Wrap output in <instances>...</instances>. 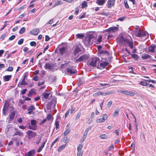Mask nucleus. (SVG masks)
<instances>
[{"mask_svg":"<svg viewBox=\"0 0 156 156\" xmlns=\"http://www.w3.org/2000/svg\"><path fill=\"white\" fill-rule=\"evenodd\" d=\"M99 58L97 57H92L88 60L87 64L89 66L95 67L100 62Z\"/></svg>","mask_w":156,"mask_h":156,"instance_id":"1","label":"nucleus"},{"mask_svg":"<svg viewBox=\"0 0 156 156\" xmlns=\"http://www.w3.org/2000/svg\"><path fill=\"white\" fill-rule=\"evenodd\" d=\"M94 37L92 35H90L87 36L83 40V42L85 45L87 47L89 45H91L93 43Z\"/></svg>","mask_w":156,"mask_h":156,"instance_id":"2","label":"nucleus"},{"mask_svg":"<svg viewBox=\"0 0 156 156\" xmlns=\"http://www.w3.org/2000/svg\"><path fill=\"white\" fill-rule=\"evenodd\" d=\"M136 36L139 37H145L147 38L148 37L149 35L148 33L145 31L139 30L138 32L136 33Z\"/></svg>","mask_w":156,"mask_h":156,"instance_id":"3","label":"nucleus"},{"mask_svg":"<svg viewBox=\"0 0 156 156\" xmlns=\"http://www.w3.org/2000/svg\"><path fill=\"white\" fill-rule=\"evenodd\" d=\"M37 121L34 119H32L31 121V125H30L28 126V128L34 130H35L37 128V126L36 125Z\"/></svg>","mask_w":156,"mask_h":156,"instance_id":"4","label":"nucleus"},{"mask_svg":"<svg viewBox=\"0 0 156 156\" xmlns=\"http://www.w3.org/2000/svg\"><path fill=\"white\" fill-rule=\"evenodd\" d=\"M89 57V56L87 55H84L80 56L78 59L76 60V62L78 63L79 62H83L87 59Z\"/></svg>","mask_w":156,"mask_h":156,"instance_id":"5","label":"nucleus"},{"mask_svg":"<svg viewBox=\"0 0 156 156\" xmlns=\"http://www.w3.org/2000/svg\"><path fill=\"white\" fill-rule=\"evenodd\" d=\"M119 30V28L117 27H111L108 29L106 30V32H108L109 33L115 32Z\"/></svg>","mask_w":156,"mask_h":156,"instance_id":"6","label":"nucleus"},{"mask_svg":"<svg viewBox=\"0 0 156 156\" xmlns=\"http://www.w3.org/2000/svg\"><path fill=\"white\" fill-rule=\"evenodd\" d=\"M27 134L29 139L34 137L37 135V133L30 130H28L27 132Z\"/></svg>","mask_w":156,"mask_h":156,"instance_id":"7","label":"nucleus"},{"mask_svg":"<svg viewBox=\"0 0 156 156\" xmlns=\"http://www.w3.org/2000/svg\"><path fill=\"white\" fill-rule=\"evenodd\" d=\"M9 100H8L7 99V100H5V103L4 104L2 110L3 113L4 115L5 114V112L6 111L7 109V106L9 104Z\"/></svg>","mask_w":156,"mask_h":156,"instance_id":"8","label":"nucleus"},{"mask_svg":"<svg viewBox=\"0 0 156 156\" xmlns=\"http://www.w3.org/2000/svg\"><path fill=\"white\" fill-rule=\"evenodd\" d=\"M44 67L45 69H53L54 65L53 64L50 63L49 62H47L45 65Z\"/></svg>","mask_w":156,"mask_h":156,"instance_id":"9","label":"nucleus"},{"mask_svg":"<svg viewBox=\"0 0 156 156\" xmlns=\"http://www.w3.org/2000/svg\"><path fill=\"white\" fill-rule=\"evenodd\" d=\"M36 91L34 89H31L27 94V96L29 97H31L33 95H34L35 94Z\"/></svg>","mask_w":156,"mask_h":156,"instance_id":"10","label":"nucleus"},{"mask_svg":"<svg viewBox=\"0 0 156 156\" xmlns=\"http://www.w3.org/2000/svg\"><path fill=\"white\" fill-rule=\"evenodd\" d=\"M39 32V29H35L31 30L30 33L32 35H36L38 34Z\"/></svg>","mask_w":156,"mask_h":156,"instance_id":"11","label":"nucleus"},{"mask_svg":"<svg viewBox=\"0 0 156 156\" xmlns=\"http://www.w3.org/2000/svg\"><path fill=\"white\" fill-rule=\"evenodd\" d=\"M120 92L126 95H129L133 96L134 95V93L132 92H128L127 91H121Z\"/></svg>","mask_w":156,"mask_h":156,"instance_id":"12","label":"nucleus"},{"mask_svg":"<svg viewBox=\"0 0 156 156\" xmlns=\"http://www.w3.org/2000/svg\"><path fill=\"white\" fill-rule=\"evenodd\" d=\"M57 101L56 98H53L52 100L48 102V104L50 105H51V106H53L54 107Z\"/></svg>","mask_w":156,"mask_h":156,"instance_id":"13","label":"nucleus"},{"mask_svg":"<svg viewBox=\"0 0 156 156\" xmlns=\"http://www.w3.org/2000/svg\"><path fill=\"white\" fill-rule=\"evenodd\" d=\"M115 0H109L108 2V8H110L114 5Z\"/></svg>","mask_w":156,"mask_h":156,"instance_id":"14","label":"nucleus"},{"mask_svg":"<svg viewBox=\"0 0 156 156\" xmlns=\"http://www.w3.org/2000/svg\"><path fill=\"white\" fill-rule=\"evenodd\" d=\"M109 64V63L107 62H102L100 63V66L102 69L105 68Z\"/></svg>","mask_w":156,"mask_h":156,"instance_id":"15","label":"nucleus"},{"mask_svg":"<svg viewBox=\"0 0 156 156\" xmlns=\"http://www.w3.org/2000/svg\"><path fill=\"white\" fill-rule=\"evenodd\" d=\"M66 48L65 47H62L60 48L59 51L60 53L62 55H63L66 53Z\"/></svg>","mask_w":156,"mask_h":156,"instance_id":"16","label":"nucleus"},{"mask_svg":"<svg viewBox=\"0 0 156 156\" xmlns=\"http://www.w3.org/2000/svg\"><path fill=\"white\" fill-rule=\"evenodd\" d=\"M16 114V112L15 111L12 112L9 115V121H11L13 120L14 118L15 115Z\"/></svg>","mask_w":156,"mask_h":156,"instance_id":"17","label":"nucleus"},{"mask_svg":"<svg viewBox=\"0 0 156 156\" xmlns=\"http://www.w3.org/2000/svg\"><path fill=\"white\" fill-rule=\"evenodd\" d=\"M119 41L122 43H126L128 41V40L122 37L119 38L118 39Z\"/></svg>","mask_w":156,"mask_h":156,"instance_id":"18","label":"nucleus"},{"mask_svg":"<svg viewBox=\"0 0 156 156\" xmlns=\"http://www.w3.org/2000/svg\"><path fill=\"white\" fill-rule=\"evenodd\" d=\"M106 1V0H96V3L99 5H102Z\"/></svg>","mask_w":156,"mask_h":156,"instance_id":"19","label":"nucleus"},{"mask_svg":"<svg viewBox=\"0 0 156 156\" xmlns=\"http://www.w3.org/2000/svg\"><path fill=\"white\" fill-rule=\"evenodd\" d=\"M67 73L68 75H71L75 73V71L73 69H67Z\"/></svg>","mask_w":156,"mask_h":156,"instance_id":"20","label":"nucleus"},{"mask_svg":"<svg viewBox=\"0 0 156 156\" xmlns=\"http://www.w3.org/2000/svg\"><path fill=\"white\" fill-rule=\"evenodd\" d=\"M35 109V107L33 105L28 107L27 110L28 111V114H30L32 113L33 111Z\"/></svg>","mask_w":156,"mask_h":156,"instance_id":"21","label":"nucleus"},{"mask_svg":"<svg viewBox=\"0 0 156 156\" xmlns=\"http://www.w3.org/2000/svg\"><path fill=\"white\" fill-rule=\"evenodd\" d=\"M35 150H32L31 151H29L27 153L25 156H33L34 154Z\"/></svg>","mask_w":156,"mask_h":156,"instance_id":"22","label":"nucleus"},{"mask_svg":"<svg viewBox=\"0 0 156 156\" xmlns=\"http://www.w3.org/2000/svg\"><path fill=\"white\" fill-rule=\"evenodd\" d=\"M12 76L11 75H6L4 76L3 77V80L5 81H9L11 79V77Z\"/></svg>","mask_w":156,"mask_h":156,"instance_id":"23","label":"nucleus"},{"mask_svg":"<svg viewBox=\"0 0 156 156\" xmlns=\"http://www.w3.org/2000/svg\"><path fill=\"white\" fill-rule=\"evenodd\" d=\"M44 98H47L50 96V97H51L52 94H51L49 91H46V92L43 94Z\"/></svg>","mask_w":156,"mask_h":156,"instance_id":"24","label":"nucleus"},{"mask_svg":"<svg viewBox=\"0 0 156 156\" xmlns=\"http://www.w3.org/2000/svg\"><path fill=\"white\" fill-rule=\"evenodd\" d=\"M151 57V56L147 54H144L141 56L142 58L143 59H147L150 58Z\"/></svg>","mask_w":156,"mask_h":156,"instance_id":"25","label":"nucleus"},{"mask_svg":"<svg viewBox=\"0 0 156 156\" xmlns=\"http://www.w3.org/2000/svg\"><path fill=\"white\" fill-rule=\"evenodd\" d=\"M80 51V48L78 47H76L74 50L73 54L74 55V56H75L76 54H77Z\"/></svg>","mask_w":156,"mask_h":156,"instance_id":"26","label":"nucleus"},{"mask_svg":"<svg viewBox=\"0 0 156 156\" xmlns=\"http://www.w3.org/2000/svg\"><path fill=\"white\" fill-rule=\"evenodd\" d=\"M91 128L92 127L91 126H90L88 128H87L83 133V136L86 137L87 135L88 132L91 129Z\"/></svg>","mask_w":156,"mask_h":156,"instance_id":"27","label":"nucleus"},{"mask_svg":"<svg viewBox=\"0 0 156 156\" xmlns=\"http://www.w3.org/2000/svg\"><path fill=\"white\" fill-rule=\"evenodd\" d=\"M155 46L154 45H151L148 48L149 51L151 52H154Z\"/></svg>","mask_w":156,"mask_h":156,"instance_id":"28","label":"nucleus"},{"mask_svg":"<svg viewBox=\"0 0 156 156\" xmlns=\"http://www.w3.org/2000/svg\"><path fill=\"white\" fill-rule=\"evenodd\" d=\"M46 141H44L43 142V144L41 145V147L39 148V149L37 150V152H40L42 150L43 148L44 147V145L46 143Z\"/></svg>","mask_w":156,"mask_h":156,"instance_id":"29","label":"nucleus"},{"mask_svg":"<svg viewBox=\"0 0 156 156\" xmlns=\"http://www.w3.org/2000/svg\"><path fill=\"white\" fill-rule=\"evenodd\" d=\"M100 53V54L106 55L107 56L110 55L109 52L106 51L101 50Z\"/></svg>","mask_w":156,"mask_h":156,"instance_id":"30","label":"nucleus"},{"mask_svg":"<svg viewBox=\"0 0 156 156\" xmlns=\"http://www.w3.org/2000/svg\"><path fill=\"white\" fill-rule=\"evenodd\" d=\"M23 133H22L20 131H16L15 132L14 135H18L20 136H23Z\"/></svg>","mask_w":156,"mask_h":156,"instance_id":"31","label":"nucleus"},{"mask_svg":"<svg viewBox=\"0 0 156 156\" xmlns=\"http://www.w3.org/2000/svg\"><path fill=\"white\" fill-rule=\"evenodd\" d=\"M30 100H31L30 98H25L24 100H22V99H20L19 101V104H23L24 103L25 101H30Z\"/></svg>","mask_w":156,"mask_h":156,"instance_id":"32","label":"nucleus"},{"mask_svg":"<svg viewBox=\"0 0 156 156\" xmlns=\"http://www.w3.org/2000/svg\"><path fill=\"white\" fill-rule=\"evenodd\" d=\"M66 146V144H63L60 146L58 149V151L59 152H60L62 151Z\"/></svg>","mask_w":156,"mask_h":156,"instance_id":"33","label":"nucleus"},{"mask_svg":"<svg viewBox=\"0 0 156 156\" xmlns=\"http://www.w3.org/2000/svg\"><path fill=\"white\" fill-rule=\"evenodd\" d=\"M76 36L77 38L79 39H82L84 37L83 34H78L76 35Z\"/></svg>","mask_w":156,"mask_h":156,"instance_id":"34","label":"nucleus"},{"mask_svg":"<svg viewBox=\"0 0 156 156\" xmlns=\"http://www.w3.org/2000/svg\"><path fill=\"white\" fill-rule=\"evenodd\" d=\"M87 2L85 1L83 2L82 3V8L83 9L87 7Z\"/></svg>","mask_w":156,"mask_h":156,"instance_id":"35","label":"nucleus"},{"mask_svg":"<svg viewBox=\"0 0 156 156\" xmlns=\"http://www.w3.org/2000/svg\"><path fill=\"white\" fill-rule=\"evenodd\" d=\"M25 78H23L22 79L21 82L20 83V85H27V83L25 81Z\"/></svg>","mask_w":156,"mask_h":156,"instance_id":"36","label":"nucleus"},{"mask_svg":"<svg viewBox=\"0 0 156 156\" xmlns=\"http://www.w3.org/2000/svg\"><path fill=\"white\" fill-rule=\"evenodd\" d=\"M132 57L135 60H137L138 58V55L135 54H133L132 55Z\"/></svg>","mask_w":156,"mask_h":156,"instance_id":"37","label":"nucleus"},{"mask_svg":"<svg viewBox=\"0 0 156 156\" xmlns=\"http://www.w3.org/2000/svg\"><path fill=\"white\" fill-rule=\"evenodd\" d=\"M25 30V28L24 27L22 28L19 31V33L20 34H22L24 32Z\"/></svg>","mask_w":156,"mask_h":156,"instance_id":"38","label":"nucleus"},{"mask_svg":"<svg viewBox=\"0 0 156 156\" xmlns=\"http://www.w3.org/2000/svg\"><path fill=\"white\" fill-rule=\"evenodd\" d=\"M140 83L143 86H147L148 85V84L146 82L141 81Z\"/></svg>","mask_w":156,"mask_h":156,"instance_id":"39","label":"nucleus"},{"mask_svg":"<svg viewBox=\"0 0 156 156\" xmlns=\"http://www.w3.org/2000/svg\"><path fill=\"white\" fill-rule=\"evenodd\" d=\"M70 132V130L68 129H66V130L64 131V135L65 136H66Z\"/></svg>","mask_w":156,"mask_h":156,"instance_id":"40","label":"nucleus"},{"mask_svg":"<svg viewBox=\"0 0 156 156\" xmlns=\"http://www.w3.org/2000/svg\"><path fill=\"white\" fill-rule=\"evenodd\" d=\"M108 118V115L106 113L104 114L102 118V119L104 120V121L107 119Z\"/></svg>","mask_w":156,"mask_h":156,"instance_id":"41","label":"nucleus"},{"mask_svg":"<svg viewBox=\"0 0 156 156\" xmlns=\"http://www.w3.org/2000/svg\"><path fill=\"white\" fill-rule=\"evenodd\" d=\"M108 93H103V94H102L101 92H99L96 93L95 94H96V96H97V95H105L108 94Z\"/></svg>","mask_w":156,"mask_h":156,"instance_id":"42","label":"nucleus"},{"mask_svg":"<svg viewBox=\"0 0 156 156\" xmlns=\"http://www.w3.org/2000/svg\"><path fill=\"white\" fill-rule=\"evenodd\" d=\"M102 37L101 36H99L97 39V41L98 43H100L101 41Z\"/></svg>","mask_w":156,"mask_h":156,"instance_id":"43","label":"nucleus"},{"mask_svg":"<svg viewBox=\"0 0 156 156\" xmlns=\"http://www.w3.org/2000/svg\"><path fill=\"white\" fill-rule=\"evenodd\" d=\"M119 115L118 110H116L114 112L113 114V116L114 117H115L118 115Z\"/></svg>","mask_w":156,"mask_h":156,"instance_id":"44","label":"nucleus"},{"mask_svg":"<svg viewBox=\"0 0 156 156\" xmlns=\"http://www.w3.org/2000/svg\"><path fill=\"white\" fill-rule=\"evenodd\" d=\"M124 3L125 7L126 9H128L129 7L127 3V1L126 0H125L124 1Z\"/></svg>","mask_w":156,"mask_h":156,"instance_id":"45","label":"nucleus"},{"mask_svg":"<svg viewBox=\"0 0 156 156\" xmlns=\"http://www.w3.org/2000/svg\"><path fill=\"white\" fill-rule=\"evenodd\" d=\"M77 156H82L83 154V151H77Z\"/></svg>","mask_w":156,"mask_h":156,"instance_id":"46","label":"nucleus"},{"mask_svg":"<svg viewBox=\"0 0 156 156\" xmlns=\"http://www.w3.org/2000/svg\"><path fill=\"white\" fill-rule=\"evenodd\" d=\"M104 122V120L102 119V118L98 119L96 120V122L97 123H100Z\"/></svg>","mask_w":156,"mask_h":156,"instance_id":"47","label":"nucleus"},{"mask_svg":"<svg viewBox=\"0 0 156 156\" xmlns=\"http://www.w3.org/2000/svg\"><path fill=\"white\" fill-rule=\"evenodd\" d=\"M126 43H128L129 44V45L130 47L131 48H133V44L132 42H130L128 40V41Z\"/></svg>","mask_w":156,"mask_h":156,"instance_id":"48","label":"nucleus"},{"mask_svg":"<svg viewBox=\"0 0 156 156\" xmlns=\"http://www.w3.org/2000/svg\"><path fill=\"white\" fill-rule=\"evenodd\" d=\"M13 70V67L12 66H9L6 69L7 71H12Z\"/></svg>","mask_w":156,"mask_h":156,"instance_id":"49","label":"nucleus"},{"mask_svg":"<svg viewBox=\"0 0 156 156\" xmlns=\"http://www.w3.org/2000/svg\"><path fill=\"white\" fill-rule=\"evenodd\" d=\"M23 41H24V40L23 39H20L18 41V44L19 45L22 44L23 43Z\"/></svg>","mask_w":156,"mask_h":156,"instance_id":"50","label":"nucleus"},{"mask_svg":"<svg viewBox=\"0 0 156 156\" xmlns=\"http://www.w3.org/2000/svg\"><path fill=\"white\" fill-rule=\"evenodd\" d=\"M30 44L32 46H35L36 45V43L35 41H32L30 43Z\"/></svg>","mask_w":156,"mask_h":156,"instance_id":"51","label":"nucleus"},{"mask_svg":"<svg viewBox=\"0 0 156 156\" xmlns=\"http://www.w3.org/2000/svg\"><path fill=\"white\" fill-rule=\"evenodd\" d=\"M63 140L65 141L66 143H67L69 142V140L68 139L67 137H64L63 138Z\"/></svg>","mask_w":156,"mask_h":156,"instance_id":"52","label":"nucleus"},{"mask_svg":"<svg viewBox=\"0 0 156 156\" xmlns=\"http://www.w3.org/2000/svg\"><path fill=\"white\" fill-rule=\"evenodd\" d=\"M41 137H38V138H37V139L36 141V144H39V143H40V142L41 141Z\"/></svg>","mask_w":156,"mask_h":156,"instance_id":"53","label":"nucleus"},{"mask_svg":"<svg viewBox=\"0 0 156 156\" xmlns=\"http://www.w3.org/2000/svg\"><path fill=\"white\" fill-rule=\"evenodd\" d=\"M83 147V145L81 144H79L77 147V151H81V149Z\"/></svg>","mask_w":156,"mask_h":156,"instance_id":"54","label":"nucleus"},{"mask_svg":"<svg viewBox=\"0 0 156 156\" xmlns=\"http://www.w3.org/2000/svg\"><path fill=\"white\" fill-rule=\"evenodd\" d=\"M100 137L101 139H105L107 138V136L105 134H102L100 136Z\"/></svg>","mask_w":156,"mask_h":156,"instance_id":"55","label":"nucleus"},{"mask_svg":"<svg viewBox=\"0 0 156 156\" xmlns=\"http://www.w3.org/2000/svg\"><path fill=\"white\" fill-rule=\"evenodd\" d=\"M109 14V12H103L101 13V14L102 15L106 16H108Z\"/></svg>","mask_w":156,"mask_h":156,"instance_id":"56","label":"nucleus"},{"mask_svg":"<svg viewBox=\"0 0 156 156\" xmlns=\"http://www.w3.org/2000/svg\"><path fill=\"white\" fill-rule=\"evenodd\" d=\"M56 128L57 129H58V128L59 127V122L58 121H56L55 123Z\"/></svg>","mask_w":156,"mask_h":156,"instance_id":"57","label":"nucleus"},{"mask_svg":"<svg viewBox=\"0 0 156 156\" xmlns=\"http://www.w3.org/2000/svg\"><path fill=\"white\" fill-rule=\"evenodd\" d=\"M81 115V113L80 112H79L77 115V116L76 118V120H78L80 118V116Z\"/></svg>","mask_w":156,"mask_h":156,"instance_id":"58","label":"nucleus"},{"mask_svg":"<svg viewBox=\"0 0 156 156\" xmlns=\"http://www.w3.org/2000/svg\"><path fill=\"white\" fill-rule=\"evenodd\" d=\"M52 117L51 115V114H49L47 116V119L48 120H50L51 119Z\"/></svg>","mask_w":156,"mask_h":156,"instance_id":"59","label":"nucleus"},{"mask_svg":"<svg viewBox=\"0 0 156 156\" xmlns=\"http://www.w3.org/2000/svg\"><path fill=\"white\" fill-rule=\"evenodd\" d=\"M15 37V35H12L9 37V39L10 41H12L14 39Z\"/></svg>","mask_w":156,"mask_h":156,"instance_id":"60","label":"nucleus"},{"mask_svg":"<svg viewBox=\"0 0 156 156\" xmlns=\"http://www.w3.org/2000/svg\"><path fill=\"white\" fill-rule=\"evenodd\" d=\"M145 81L149 82H152L153 83H155L156 81L154 80H151L149 79V80H145Z\"/></svg>","mask_w":156,"mask_h":156,"instance_id":"61","label":"nucleus"},{"mask_svg":"<svg viewBox=\"0 0 156 156\" xmlns=\"http://www.w3.org/2000/svg\"><path fill=\"white\" fill-rule=\"evenodd\" d=\"M61 0H56L55 3L58 4V5L61 4Z\"/></svg>","mask_w":156,"mask_h":156,"instance_id":"62","label":"nucleus"},{"mask_svg":"<svg viewBox=\"0 0 156 156\" xmlns=\"http://www.w3.org/2000/svg\"><path fill=\"white\" fill-rule=\"evenodd\" d=\"M58 138H57L52 142L51 146L52 147L55 144V143L56 142L58 141Z\"/></svg>","mask_w":156,"mask_h":156,"instance_id":"63","label":"nucleus"},{"mask_svg":"<svg viewBox=\"0 0 156 156\" xmlns=\"http://www.w3.org/2000/svg\"><path fill=\"white\" fill-rule=\"evenodd\" d=\"M75 108L73 107V106H72L71 107V110L70 113H73V112L75 110Z\"/></svg>","mask_w":156,"mask_h":156,"instance_id":"64","label":"nucleus"}]
</instances>
